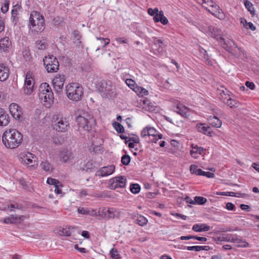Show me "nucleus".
<instances>
[{"label": "nucleus", "mask_w": 259, "mask_h": 259, "mask_svg": "<svg viewBox=\"0 0 259 259\" xmlns=\"http://www.w3.org/2000/svg\"><path fill=\"white\" fill-rule=\"evenodd\" d=\"M207 33L209 35L216 39L223 48L234 56L237 58L246 57L245 51L241 48L237 46L233 39H226L223 37V32L221 29L210 26L208 27Z\"/></svg>", "instance_id": "obj_1"}, {"label": "nucleus", "mask_w": 259, "mask_h": 259, "mask_svg": "<svg viewBox=\"0 0 259 259\" xmlns=\"http://www.w3.org/2000/svg\"><path fill=\"white\" fill-rule=\"evenodd\" d=\"M23 140V135L15 129L6 131L2 137V142L5 147L14 149L20 146Z\"/></svg>", "instance_id": "obj_2"}, {"label": "nucleus", "mask_w": 259, "mask_h": 259, "mask_svg": "<svg viewBox=\"0 0 259 259\" xmlns=\"http://www.w3.org/2000/svg\"><path fill=\"white\" fill-rule=\"evenodd\" d=\"M38 96L44 105L50 107L54 103V94L49 84L47 82L42 83L38 89Z\"/></svg>", "instance_id": "obj_3"}, {"label": "nucleus", "mask_w": 259, "mask_h": 259, "mask_svg": "<svg viewBox=\"0 0 259 259\" xmlns=\"http://www.w3.org/2000/svg\"><path fill=\"white\" fill-rule=\"evenodd\" d=\"M66 93L70 100L77 102L81 100L83 97V88L79 83H72L66 86Z\"/></svg>", "instance_id": "obj_4"}, {"label": "nucleus", "mask_w": 259, "mask_h": 259, "mask_svg": "<svg viewBox=\"0 0 259 259\" xmlns=\"http://www.w3.org/2000/svg\"><path fill=\"white\" fill-rule=\"evenodd\" d=\"M98 91L104 98H112L116 95L115 86L110 80H102L99 83Z\"/></svg>", "instance_id": "obj_5"}, {"label": "nucleus", "mask_w": 259, "mask_h": 259, "mask_svg": "<svg viewBox=\"0 0 259 259\" xmlns=\"http://www.w3.org/2000/svg\"><path fill=\"white\" fill-rule=\"evenodd\" d=\"M76 121L79 128H82L86 131H90L95 123V120L90 114L84 111L76 117Z\"/></svg>", "instance_id": "obj_6"}, {"label": "nucleus", "mask_w": 259, "mask_h": 259, "mask_svg": "<svg viewBox=\"0 0 259 259\" xmlns=\"http://www.w3.org/2000/svg\"><path fill=\"white\" fill-rule=\"evenodd\" d=\"M45 20L44 16L37 11H32L30 15L28 27L29 29L36 27L34 30L37 32L44 30Z\"/></svg>", "instance_id": "obj_7"}, {"label": "nucleus", "mask_w": 259, "mask_h": 259, "mask_svg": "<svg viewBox=\"0 0 259 259\" xmlns=\"http://www.w3.org/2000/svg\"><path fill=\"white\" fill-rule=\"evenodd\" d=\"M120 212L114 207H103L99 208L98 217L104 220L120 219Z\"/></svg>", "instance_id": "obj_8"}, {"label": "nucleus", "mask_w": 259, "mask_h": 259, "mask_svg": "<svg viewBox=\"0 0 259 259\" xmlns=\"http://www.w3.org/2000/svg\"><path fill=\"white\" fill-rule=\"evenodd\" d=\"M43 62L45 68L49 73L56 72L59 69V62L53 55L45 56L43 59Z\"/></svg>", "instance_id": "obj_9"}, {"label": "nucleus", "mask_w": 259, "mask_h": 259, "mask_svg": "<svg viewBox=\"0 0 259 259\" xmlns=\"http://www.w3.org/2000/svg\"><path fill=\"white\" fill-rule=\"evenodd\" d=\"M147 11L150 15L153 16V20L155 22H160L163 25H166L168 23V20L164 16L163 11H159L157 8L154 9L149 8Z\"/></svg>", "instance_id": "obj_10"}, {"label": "nucleus", "mask_w": 259, "mask_h": 259, "mask_svg": "<svg viewBox=\"0 0 259 259\" xmlns=\"http://www.w3.org/2000/svg\"><path fill=\"white\" fill-rule=\"evenodd\" d=\"M53 128L59 132H65L69 127V124L65 118L57 117L53 124Z\"/></svg>", "instance_id": "obj_11"}, {"label": "nucleus", "mask_w": 259, "mask_h": 259, "mask_svg": "<svg viewBox=\"0 0 259 259\" xmlns=\"http://www.w3.org/2000/svg\"><path fill=\"white\" fill-rule=\"evenodd\" d=\"M65 81V78L63 74H58L54 78L52 83L56 93L60 94L62 92Z\"/></svg>", "instance_id": "obj_12"}, {"label": "nucleus", "mask_w": 259, "mask_h": 259, "mask_svg": "<svg viewBox=\"0 0 259 259\" xmlns=\"http://www.w3.org/2000/svg\"><path fill=\"white\" fill-rule=\"evenodd\" d=\"M35 158V156L30 153L27 154H21V163L27 165L28 167H34L37 165V161L33 159Z\"/></svg>", "instance_id": "obj_13"}, {"label": "nucleus", "mask_w": 259, "mask_h": 259, "mask_svg": "<svg viewBox=\"0 0 259 259\" xmlns=\"http://www.w3.org/2000/svg\"><path fill=\"white\" fill-rule=\"evenodd\" d=\"M126 184V179L123 176L116 177L111 180L109 188L115 189L117 188H124Z\"/></svg>", "instance_id": "obj_14"}, {"label": "nucleus", "mask_w": 259, "mask_h": 259, "mask_svg": "<svg viewBox=\"0 0 259 259\" xmlns=\"http://www.w3.org/2000/svg\"><path fill=\"white\" fill-rule=\"evenodd\" d=\"M31 79V75L29 72L27 73L25 77L24 93L25 95H30L33 92L34 83Z\"/></svg>", "instance_id": "obj_15"}, {"label": "nucleus", "mask_w": 259, "mask_h": 259, "mask_svg": "<svg viewBox=\"0 0 259 259\" xmlns=\"http://www.w3.org/2000/svg\"><path fill=\"white\" fill-rule=\"evenodd\" d=\"M203 7L206 9L212 15L220 19H223L225 18V15L219 6L216 4L211 5V7H208L203 5Z\"/></svg>", "instance_id": "obj_16"}, {"label": "nucleus", "mask_w": 259, "mask_h": 259, "mask_svg": "<svg viewBox=\"0 0 259 259\" xmlns=\"http://www.w3.org/2000/svg\"><path fill=\"white\" fill-rule=\"evenodd\" d=\"M114 170L115 166L113 165L104 166L96 172V176L102 177H106L111 175Z\"/></svg>", "instance_id": "obj_17"}, {"label": "nucleus", "mask_w": 259, "mask_h": 259, "mask_svg": "<svg viewBox=\"0 0 259 259\" xmlns=\"http://www.w3.org/2000/svg\"><path fill=\"white\" fill-rule=\"evenodd\" d=\"M149 142L156 143L162 138V135L159 133L154 127H149Z\"/></svg>", "instance_id": "obj_18"}, {"label": "nucleus", "mask_w": 259, "mask_h": 259, "mask_svg": "<svg viewBox=\"0 0 259 259\" xmlns=\"http://www.w3.org/2000/svg\"><path fill=\"white\" fill-rule=\"evenodd\" d=\"M9 110L12 116L16 119H20L22 114L20 107L16 103H12L9 106Z\"/></svg>", "instance_id": "obj_19"}, {"label": "nucleus", "mask_w": 259, "mask_h": 259, "mask_svg": "<svg viewBox=\"0 0 259 259\" xmlns=\"http://www.w3.org/2000/svg\"><path fill=\"white\" fill-rule=\"evenodd\" d=\"M10 75V69L9 67L4 63L0 64V81H5L9 77Z\"/></svg>", "instance_id": "obj_20"}, {"label": "nucleus", "mask_w": 259, "mask_h": 259, "mask_svg": "<svg viewBox=\"0 0 259 259\" xmlns=\"http://www.w3.org/2000/svg\"><path fill=\"white\" fill-rule=\"evenodd\" d=\"M131 218L134 220L135 222L141 226L146 225L148 222V220L145 217L138 213H132L131 214Z\"/></svg>", "instance_id": "obj_21"}, {"label": "nucleus", "mask_w": 259, "mask_h": 259, "mask_svg": "<svg viewBox=\"0 0 259 259\" xmlns=\"http://www.w3.org/2000/svg\"><path fill=\"white\" fill-rule=\"evenodd\" d=\"M11 47V42L9 37H4L0 39V49L4 52H8Z\"/></svg>", "instance_id": "obj_22"}, {"label": "nucleus", "mask_w": 259, "mask_h": 259, "mask_svg": "<svg viewBox=\"0 0 259 259\" xmlns=\"http://www.w3.org/2000/svg\"><path fill=\"white\" fill-rule=\"evenodd\" d=\"M73 158L72 153L68 150H64L60 153V160L63 162H66Z\"/></svg>", "instance_id": "obj_23"}, {"label": "nucleus", "mask_w": 259, "mask_h": 259, "mask_svg": "<svg viewBox=\"0 0 259 259\" xmlns=\"http://www.w3.org/2000/svg\"><path fill=\"white\" fill-rule=\"evenodd\" d=\"M210 229V226L205 224H196L192 227V230L197 232L208 231Z\"/></svg>", "instance_id": "obj_24"}, {"label": "nucleus", "mask_w": 259, "mask_h": 259, "mask_svg": "<svg viewBox=\"0 0 259 259\" xmlns=\"http://www.w3.org/2000/svg\"><path fill=\"white\" fill-rule=\"evenodd\" d=\"M208 123L213 127H220L222 121L216 116H209L207 119Z\"/></svg>", "instance_id": "obj_25"}, {"label": "nucleus", "mask_w": 259, "mask_h": 259, "mask_svg": "<svg viewBox=\"0 0 259 259\" xmlns=\"http://www.w3.org/2000/svg\"><path fill=\"white\" fill-rule=\"evenodd\" d=\"M232 242L236 244L237 246L239 247H247L249 246L248 243L245 241H243L241 237H238L236 235H234V238Z\"/></svg>", "instance_id": "obj_26"}, {"label": "nucleus", "mask_w": 259, "mask_h": 259, "mask_svg": "<svg viewBox=\"0 0 259 259\" xmlns=\"http://www.w3.org/2000/svg\"><path fill=\"white\" fill-rule=\"evenodd\" d=\"M223 102L232 108L237 107L239 104L237 101L231 99L229 96L228 98H223Z\"/></svg>", "instance_id": "obj_27"}, {"label": "nucleus", "mask_w": 259, "mask_h": 259, "mask_svg": "<svg viewBox=\"0 0 259 259\" xmlns=\"http://www.w3.org/2000/svg\"><path fill=\"white\" fill-rule=\"evenodd\" d=\"M204 151V149L201 147L196 146L192 147V149L190 151V154L192 157L196 158L198 155L201 154Z\"/></svg>", "instance_id": "obj_28"}, {"label": "nucleus", "mask_w": 259, "mask_h": 259, "mask_svg": "<svg viewBox=\"0 0 259 259\" xmlns=\"http://www.w3.org/2000/svg\"><path fill=\"white\" fill-rule=\"evenodd\" d=\"M179 114L181 116L187 118L190 115V109L184 105H181L179 103Z\"/></svg>", "instance_id": "obj_29"}, {"label": "nucleus", "mask_w": 259, "mask_h": 259, "mask_svg": "<svg viewBox=\"0 0 259 259\" xmlns=\"http://www.w3.org/2000/svg\"><path fill=\"white\" fill-rule=\"evenodd\" d=\"M210 130L211 128L209 126H205L203 124H201L200 125L198 126V131L200 132L211 137L212 136L213 132Z\"/></svg>", "instance_id": "obj_30"}, {"label": "nucleus", "mask_w": 259, "mask_h": 259, "mask_svg": "<svg viewBox=\"0 0 259 259\" xmlns=\"http://www.w3.org/2000/svg\"><path fill=\"white\" fill-rule=\"evenodd\" d=\"M152 41L155 47H158V49L160 50L159 52H162L163 51V46L164 45L163 41L156 37H152Z\"/></svg>", "instance_id": "obj_31"}, {"label": "nucleus", "mask_w": 259, "mask_h": 259, "mask_svg": "<svg viewBox=\"0 0 259 259\" xmlns=\"http://www.w3.org/2000/svg\"><path fill=\"white\" fill-rule=\"evenodd\" d=\"M42 168L46 171H52L53 166L48 161H43L40 164Z\"/></svg>", "instance_id": "obj_32"}, {"label": "nucleus", "mask_w": 259, "mask_h": 259, "mask_svg": "<svg viewBox=\"0 0 259 259\" xmlns=\"http://www.w3.org/2000/svg\"><path fill=\"white\" fill-rule=\"evenodd\" d=\"M9 117L8 114H4L0 117V125L6 126L9 123Z\"/></svg>", "instance_id": "obj_33"}, {"label": "nucleus", "mask_w": 259, "mask_h": 259, "mask_svg": "<svg viewBox=\"0 0 259 259\" xmlns=\"http://www.w3.org/2000/svg\"><path fill=\"white\" fill-rule=\"evenodd\" d=\"M244 5L246 8L248 10V11L250 12L252 15L254 14V9L253 7L252 4L251 2H250L248 0H244Z\"/></svg>", "instance_id": "obj_34"}, {"label": "nucleus", "mask_w": 259, "mask_h": 259, "mask_svg": "<svg viewBox=\"0 0 259 259\" xmlns=\"http://www.w3.org/2000/svg\"><path fill=\"white\" fill-rule=\"evenodd\" d=\"M59 234L62 236H70L71 234L70 231V227L60 229L59 230Z\"/></svg>", "instance_id": "obj_35"}, {"label": "nucleus", "mask_w": 259, "mask_h": 259, "mask_svg": "<svg viewBox=\"0 0 259 259\" xmlns=\"http://www.w3.org/2000/svg\"><path fill=\"white\" fill-rule=\"evenodd\" d=\"M141 190L140 186L138 184H132L130 186V190L134 194H137Z\"/></svg>", "instance_id": "obj_36"}, {"label": "nucleus", "mask_w": 259, "mask_h": 259, "mask_svg": "<svg viewBox=\"0 0 259 259\" xmlns=\"http://www.w3.org/2000/svg\"><path fill=\"white\" fill-rule=\"evenodd\" d=\"M141 136L149 142V127L147 126L143 129L141 133Z\"/></svg>", "instance_id": "obj_37"}, {"label": "nucleus", "mask_w": 259, "mask_h": 259, "mask_svg": "<svg viewBox=\"0 0 259 259\" xmlns=\"http://www.w3.org/2000/svg\"><path fill=\"white\" fill-rule=\"evenodd\" d=\"M113 127L118 133H123L124 132V127L119 123L114 122L113 123Z\"/></svg>", "instance_id": "obj_38"}, {"label": "nucleus", "mask_w": 259, "mask_h": 259, "mask_svg": "<svg viewBox=\"0 0 259 259\" xmlns=\"http://www.w3.org/2000/svg\"><path fill=\"white\" fill-rule=\"evenodd\" d=\"M206 201V198L203 197L195 196L194 197V204L202 205L204 204Z\"/></svg>", "instance_id": "obj_39"}, {"label": "nucleus", "mask_w": 259, "mask_h": 259, "mask_svg": "<svg viewBox=\"0 0 259 259\" xmlns=\"http://www.w3.org/2000/svg\"><path fill=\"white\" fill-rule=\"evenodd\" d=\"M17 219L15 218L14 215H10L9 217L4 219L3 222L5 224H16Z\"/></svg>", "instance_id": "obj_40"}, {"label": "nucleus", "mask_w": 259, "mask_h": 259, "mask_svg": "<svg viewBox=\"0 0 259 259\" xmlns=\"http://www.w3.org/2000/svg\"><path fill=\"white\" fill-rule=\"evenodd\" d=\"M121 163L124 165H127L131 161V157L128 155H124L121 157Z\"/></svg>", "instance_id": "obj_41"}, {"label": "nucleus", "mask_w": 259, "mask_h": 259, "mask_svg": "<svg viewBox=\"0 0 259 259\" xmlns=\"http://www.w3.org/2000/svg\"><path fill=\"white\" fill-rule=\"evenodd\" d=\"M18 9H20L19 6H18L17 8H14L12 10L11 19H12L13 22L16 21V20H17V16L18 15V10H17Z\"/></svg>", "instance_id": "obj_42"}, {"label": "nucleus", "mask_w": 259, "mask_h": 259, "mask_svg": "<svg viewBox=\"0 0 259 259\" xmlns=\"http://www.w3.org/2000/svg\"><path fill=\"white\" fill-rule=\"evenodd\" d=\"M35 44L37 49L40 50H44L46 48V44L42 40H37Z\"/></svg>", "instance_id": "obj_43"}, {"label": "nucleus", "mask_w": 259, "mask_h": 259, "mask_svg": "<svg viewBox=\"0 0 259 259\" xmlns=\"http://www.w3.org/2000/svg\"><path fill=\"white\" fill-rule=\"evenodd\" d=\"M234 235L232 234H227L224 235L222 236V239L223 241H227V242H233V240L234 238Z\"/></svg>", "instance_id": "obj_44"}, {"label": "nucleus", "mask_w": 259, "mask_h": 259, "mask_svg": "<svg viewBox=\"0 0 259 259\" xmlns=\"http://www.w3.org/2000/svg\"><path fill=\"white\" fill-rule=\"evenodd\" d=\"M110 253L113 259H118L120 258L119 254H118L117 250L114 248L111 249Z\"/></svg>", "instance_id": "obj_45"}, {"label": "nucleus", "mask_w": 259, "mask_h": 259, "mask_svg": "<svg viewBox=\"0 0 259 259\" xmlns=\"http://www.w3.org/2000/svg\"><path fill=\"white\" fill-rule=\"evenodd\" d=\"M47 183L49 185H52L56 186L57 185H60V182L56 179L48 178L47 181Z\"/></svg>", "instance_id": "obj_46"}, {"label": "nucleus", "mask_w": 259, "mask_h": 259, "mask_svg": "<svg viewBox=\"0 0 259 259\" xmlns=\"http://www.w3.org/2000/svg\"><path fill=\"white\" fill-rule=\"evenodd\" d=\"M126 84L131 89H133L137 85L135 81L132 79H127L125 80Z\"/></svg>", "instance_id": "obj_47"}, {"label": "nucleus", "mask_w": 259, "mask_h": 259, "mask_svg": "<svg viewBox=\"0 0 259 259\" xmlns=\"http://www.w3.org/2000/svg\"><path fill=\"white\" fill-rule=\"evenodd\" d=\"M243 21H245V22L246 23V27L247 28H249L251 29V30H255L256 29L255 26L251 22H247V21L245 19H243V20H241V22L243 23Z\"/></svg>", "instance_id": "obj_48"}, {"label": "nucleus", "mask_w": 259, "mask_h": 259, "mask_svg": "<svg viewBox=\"0 0 259 259\" xmlns=\"http://www.w3.org/2000/svg\"><path fill=\"white\" fill-rule=\"evenodd\" d=\"M97 39H99L101 41V44L102 45L103 47H106L110 42V39L107 38H104L97 37Z\"/></svg>", "instance_id": "obj_49"}, {"label": "nucleus", "mask_w": 259, "mask_h": 259, "mask_svg": "<svg viewBox=\"0 0 259 259\" xmlns=\"http://www.w3.org/2000/svg\"><path fill=\"white\" fill-rule=\"evenodd\" d=\"M63 22V19L60 17H56L53 19L55 25L59 26Z\"/></svg>", "instance_id": "obj_50"}, {"label": "nucleus", "mask_w": 259, "mask_h": 259, "mask_svg": "<svg viewBox=\"0 0 259 259\" xmlns=\"http://www.w3.org/2000/svg\"><path fill=\"white\" fill-rule=\"evenodd\" d=\"M98 212L99 210H97L96 209H88V214H89L92 217H98Z\"/></svg>", "instance_id": "obj_51"}, {"label": "nucleus", "mask_w": 259, "mask_h": 259, "mask_svg": "<svg viewBox=\"0 0 259 259\" xmlns=\"http://www.w3.org/2000/svg\"><path fill=\"white\" fill-rule=\"evenodd\" d=\"M9 5V2L8 1H6L4 6H3L1 8V11L3 13H6L8 11Z\"/></svg>", "instance_id": "obj_52"}, {"label": "nucleus", "mask_w": 259, "mask_h": 259, "mask_svg": "<svg viewBox=\"0 0 259 259\" xmlns=\"http://www.w3.org/2000/svg\"><path fill=\"white\" fill-rule=\"evenodd\" d=\"M62 187V185L60 183V185H57L55 186V192L57 194H60L62 193V190L61 188Z\"/></svg>", "instance_id": "obj_53"}, {"label": "nucleus", "mask_w": 259, "mask_h": 259, "mask_svg": "<svg viewBox=\"0 0 259 259\" xmlns=\"http://www.w3.org/2000/svg\"><path fill=\"white\" fill-rule=\"evenodd\" d=\"M132 141L135 143L138 144L140 142V139L137 136H135L133 137H130L128 138V142Z\"/></svg>", "instance_id": "obj_54"}, {"label": "nucleus", "mask_w": 259, "mask_h": 259, "mask_svg": "<svg viewBox=\"0 0 259 259\" xmlns=\"http://www.w3.org/2000/svg\"><path fill=\"white\" fill-rule=\"evenodd\" d=\"M214 4H215V3L212 0H205L202 6L203 7V5H204L206 7H211V5H214Z\"/></svg>", "instance_id": "obj_55"}, {"label": "nucleus", "mask_w": 259, "mask_h": 259, "mask_svg": "<svg viewBox=\"0 0 259 259\" xmlns=\"http://www.w3.org/2000/svg\"><path fill=\"white\" fill-rule=\"evenodd\" d=\"M203 176H205L207 178H211L214 177V174L213 173L209 172V171H203L202 175Z\"/></svg>", "instance_id": "obj_56"}, {"label": "nucleus", "mask_w": 259, "mask_h": 259, "mask_svg": "<svg viewBox=\"0 0 259 259\" xmlns=\"http://www.w3.org/2000/svg\"><path fill=\"white\" fill-rule=\"evenodd\" d=\"M226 208L228 210H234L235 209V205L231 202H228L226 205Z\"/></svg>", "instance_id": "obj_57"}, {"label": "nucleus", "mask_w": 259, "mask_h": 259, "mask_svg": "<svg viewBox=\"0 0 259 259\" xmlns=\"http://www.w3.org/2000/svg\"><path fill=\"white\" fill-rule=\"evenodd\" d=\"M246 86L249 89L253 90L255 88V85L252 82H250L249 81H247L245 82Z\"/></svg>", "instance_id": "obj_58"}, {"label": "nucleus", "mask_w": 259, "mask_h": 259, "mask_svg": "<svg viewBox=\"0 0 259 259\" xmlns=\"http://www.w3.org/2000/svg\"><path fill=\"white\" fill-rule=\"evenodd\" d=\"M197 168V166L196 165L192 164L190 167V171L192 174H195Z\"/></svg>", "instance_id": "obj_59"}, {"label": "nucleus", "mask_w": 259, "mask_h": 259, "mask_svg": "<svg viewBox=\"0 0 259 259\" xmlns=\"http://www.w3.org/2000/svg\"><path fill=\"white\" fill-rule=\"evenodd\" d=\"M78 213L83 214H88V209L79 207L77 210Z\"/></svg>", "instance_id": "obj_60"}, {"label": "nucleus", "mask_w": 259, "mask_h": 259, "mask_svg": "<svg viewBox=\"0 0 259 259\" xmlns=\"http://www.w3.org/2000/svg\"><path fill=\"white\" fill-rule=\"evenodd\" d=\"M15 218L17 219L16 223H20L21 221H23L26 218V217L25 215H20L19 217H17V215L15 216Z\"/></svg>", "instance_id": "obj_61"}, {"label": "nucleus", "mask_w": 259, "mask_h": 259, "mask_svg": "<svg viewBox=\"0 0 259 259\" xmlns=\"http://www.w3.org/2000/svg\"><path fill=\"white\" fill-rule=\"evenodd\" d=\"M181 199L184 200L188 203L194 204V200H192L189 197L186 196L185 198L181 197Z\"/></svg>", "instance_id": "obj_62"}, {"label": "nucleus", "mask_w": 259, "mask_h": 259, "mask_svg": "<svg viewBox=\"0 0 259 259\" xmlns=\"http://www.w3.org/2000/svg\"><path fill=\"white\" fill-rule=\"evenodd\" d=\"M74 248L81 253H85L87 252V250L85 248L79 247L78 244H75L74 245Z\"/></svg>", "instance_id": "obj_63"}, {"label": "nucleus", "mask_w": 259, "mask_h": 259, "mask_svg": "<svg viewBox=\"0 0 259 259\" xmlns=\"http://www.w3.org/2000/svg\"><path fill=\"white\" fill-rule=\"evenodd\" d=\"M116 41L118 42L120 44L124 43L126 44L127 43V39L124 38V37H118L116 38Z\"/></svg>", "instance_id": "obj_64"}]
</instances>
